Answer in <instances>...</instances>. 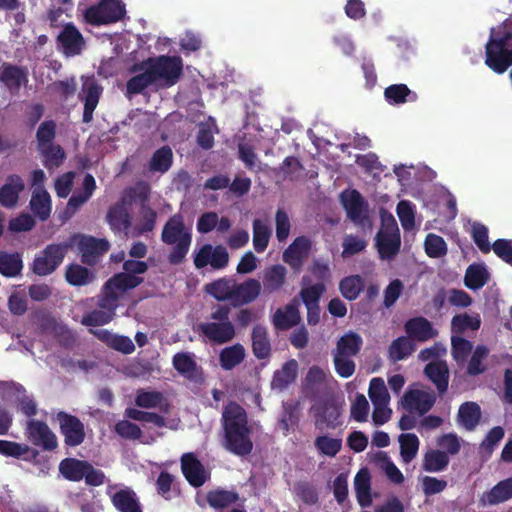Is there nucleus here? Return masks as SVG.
Here are the masks:
<instances>
[{"label":"nucleus","instance_id":"4468645a","mask_svg":"<svg viewBox=\"0 0 512 512\" xmlns=\"http://www.w3.org/2000/svg\"><path fill=\"white\" fill-rule=\"evenodd\" d=\"M437 394L433 390L408 389L401 400L404 409L424 415L434 406Z\"/></svg>","mask_w":512,"mask_h":512},{"label":"nucleus","instance_id":"f704fd0d","mask_svg":"<svg viewBox=\"0 0 512 512\" xmlns=\"http://www.w3.org/2000/svg\"><path fill=\"white\" fill-rule=\"evenodd\" d=\"M234 278L222 277L204 286V292L217 301H230L232 298Z\"/></svg>","mask_w":512,"mask_h":512},{"label":"nucleus","instance_id":"de8ad7c7","mask_svg":"<svg viewBox=\"0 0 512 512\" xmlns=\"http://www.w3.org/2000/svg\"><path fill=\"white\" fill-rule=\"evenodd\" d=\"M415 351V344L409 337L400 336L388 348L389 359L398 362L408 358Z\"/></svg>","mask_w":512,"mask_h":512},{"label":"nucleus","instance_id":"338daca9","mask_svg":"<svg viewBox=\"0 0 512 512\" xmlns=\"http://www.w3.org/2000/svg\"><path fill=\"white\" fill-rule=\"evenodd\" d=\"M368 395L373 404L388 405L390 396L382 378H372Z\"/></svg>","mask_w":512,"mask_h":512},{"label":"nucleus","instance_id":"72a5a7b5","mask_svg":"<svg viewBox=\"0 0 512 512\" xmlns=\"http://www.w3.org/2000/svg\"><path fill=\"white\" fill-rule=\"evenodd\" d=\"M384 97L390 105H401L418 99L417 93L409 89L406 84H392L386 87Z\"/></svg>","mask_w":512,"mask_h":512},{"label":"nucleus","instance_id":"6ab92c4d","mask_svg":"<svg viewBox=\"0 0 512 512\" xmlns=\"http://www.w3.org/2000/svg\"><path fill=\"white\" fill-rule=\"evenodd\" d=\"M301 321L299 312V301L294 298L283 308H278L273 317L272 323L276 330L286 331L297 326Z\"/></svg>","mask_w":512,"mask_h":512},{"label":"nucleus","instance_id":"423d86ee","mask_svg":"<svg viewBox=\"0 0 512 512\" xmlns=\"http://www.w3.org/2000/svg\"><path fill=\"white\" fill-rule=\"evenodd\" d=\"M66 254L63 242L48 244L35 256L31 270L37 276L51 275L62 264Z\"/></svg>","mask_w":512,"mask_h":512},{"label":"nucleus","instance_id":"a878e982","mask_svg":"<svg viewBox=\"0 0 512 512\" xmlns=\"http://www.w3.org/2000/svg\"><path fill=\"white\" fill-rule=\"evenodd\" d=\"M111 502L118 512H143L136 492L130 488L116 491L111 496Z\"/></svg>","mask_w":512,"mask_h":512},{"label":"nucleus","instance_id":"37998d69","mask_svg":"<svg viewBox=\"0 0 512 512\" xmlns=\"http://www.w3.org/2000/svg\"><path fill=\"white\" fill-rule=\"evenodd\" d=\"M489 277V273L483 264L473 263L466 269L464 284L471 290H478L488 282Z\"/></svg>","mask_w":512,"mask_h":512},{"label":"nucleus","instance_id":"5701e85b","mask_svg":"<svg viewBox=\"0 0 512 512\" xmlns=\"http://www.w3.org/2000/svg\"><path fill=\"white\" fill-rule=\"evenodd\" d=\"M287 269L281 264L267 267L262 276L261 286L266 295L279 292L286 283Z\"/></svg>","mask_w":512,"mask_h":512},{"label":"nucleus","instance_id":"09e8293b","mask_svg":"<svg viewBox=\"0 0 512 512\" xmlns=\"http://www.w3.org/2000/svg\"><path fill=\"white\" fill-rule=\"evenodd\" d=\"M354 487L358 503L362 507H367L371 504V481L370 474L367 470H360L354 479Z\"/></svg>","mask_w":512,"mask_h":512},{"label":"nucleus","instance_id":"a211bd4d","mask_svg":"<svg viewBox=\"0 0 512 512\" xmlns=\"http://www.w3.org/2000/svg\"><path fill=\"white\" fill-rule=\"evenodd\" d=\"M58 45L67 56L79 55L85 47L82 34L73 24H67L57 37Z\"/></svg>","mask_w":512,"mask_h":512},{"label":"nucleus","instance_id":"4d7b16f0","mask_svg":"<svg viewBox=\"0 0 512 512\" xmlns=\"http://www.w3.org/2000/svg\"><path fill=\"white\" fill-rule=\"evenodd\" d=\"M314 446L319 454L333 458L342 449V439L320 435L315 438Z\"/></svg>","mask_w":512,"mask_h":512},{"label":"nucleus","instance_id":"9d476101","mask_svg":"<svg viewBox=\"0 0 512 512\" xmlns=\"http://www.w3.org/2000/svg\"><path fill=\"white\" fill-rule=\"evenodd\" d=\"M194 266L203 269L210 265L214 270H221L229 263V254L223 245H202L193 257Z\"/></svg>","mask_w":512,"mask_h":512},{"label":"nucleus","instance_id":"6e6552de","mask_svg":"<svg viewBox=\"0 0 512 512\" xmlns=\"http://www.w3.org/2000/svg\"><path fill=\"white\" fill-rule=\"evenodd\" d=\"M343 205L349 219L363 231L371 232L373 223L368 213V204L357 190L342 195Z\"/></svg>","mask_w":512,"mask_h":512},{"label":"nucleus","instance_id":"f257e3e1","mask_svg":"<svg viewBox=\"0 0 512 512\" xmlns=\"http://www.w3.org/2000/svg\"><path fill=\"white\" fill-rule=\"evenodd\" d=\"M222 446L237 456H247L253 450L252 428L246 410L237 402L229 401L221 415Z\"/></svg>","mask_w":512,"mask_h":512},{"label":"nucleus","instance_id":"c756f323","mask_svg":"<svg viewBox=\"0 0 512 512\" xmlns=\"http://www.w3.org/2000/svg\"><path fill=\"white\" fill-rule=\"evenodd\" d=\"M82 80V89L78 97L84 101L83 122L88 123L92 121L96 109V79L91 76L83 77Z\"/></svg>","mask_w":512,"mask_h":512},{"label":"nucleus","instance_id":"412c9836","mask_svg":"<svg viewBox=\"0 0 512 512\" xmlns=\"http://www.w3.org/2000/svg\"><path fill=\"white\" fill-rule=\"evenodd\" d=\"M0 82L11 92L18 93L21 86L28 82L25 67L4 62L0 67Z\"/></svg>","mask_w":512,"mask_h":512},{"label":"nucleus","instance_id":"f03ea898","mask_svg":"<svg viewBox=\"0 0 512 512\" xmlns=\"http://www.w3.org/2000/svg\"><path fill=\"white\" fill-rule=\"evenodd\" d=\"M161 240L167 245H173L168 262L172 265L183 263L192 243V232L186 227L182 214L176 213L169 217L163 226Z\"/></svg>","mask_w":512,"mask_h":512},{"label":"nucleus","instance_id":"c9c22d12","mask_svg":"<svg viewBox=\"0 0 512 512\" xmlns=\"http://www.w3.org/2000/svg\"><path fill=\"white\" fill-rule=\"evenodd\" d=\"M98 340L123 354H131L135 350V345L129 337L113 334L106 329L98 330Z\"/></svg>","mask_w":512,"mask_h":512},{"label":"nucleus","instance_id":"2eb2a0df","mask_svg":"<svg viewBox=\"0 0 512 512\" xmlns=\"http://www.w3.org/2000/svg\"><path fill=\"white\" fill-rule=\"evenodd\" d=\"M180 462L182 474L192 487L199 488L210 478V473L194 453L183 454Z\"/></svg>","mask_w":512,"mask_h":512},{"label":"nucleus","instance_id":"473e14b6","mask_svg":"<svg viewBox=\"0 0 512 512\" xmlns=\"http://www.w3.org/2000/svg\"><path fill=\"white\" fill-rule=\"evenodd\" d=\"M29 206L35 217L41 221H46L52 211V201L48 191L42 189L32 191Z\"/></svg>","mask_w":512,"mask_h":512},{"label":"nucleus","instance_id":"9b49d317","mask_svg":"<svg viewBox=\"0 0 512 512\" xmlns=\"http://www.w3.org/2000/svg\"><path fill=\"white\" fill-rule=\"evenodd\" d=\"M25 435L34 446L44 451H53L58 446L57 437L47 423L41 420H28Z\"/></svg>","mask_w":512,"mask_h":512},{"label":"nucleus","instance_id":"cd10ccee","mask_svg":"<svg viewBox=\"0 0 512 512\" xmlns=\"http://www.w3.org/2000/svg\"><path fill=\"white\" fill-rule=\"evenodd\" d=\"M340 408L333 402H326L315 412V427L322 430L324 426L336 429L342 422L340 420Z\"/></svg>","mask_w":512,"mask_h":512},{"label":"nucleus","instance_id":"5fc2aeb1","mask_svg":"<svg viewBox=\"0 0 512 512\" xmlns=\"http://www.w3.org/2000/svg\"><path fill=\"white\" fill-rule=\"evenodd\" d=\"M363 288L364 280L360 275L344 277L339 283V290L342 296L349 301L356 300Z\"/></svg>","mask_w":512,"mask_h":512},{"label":"nucleus","instance_id":"774afa93","mask_svg":"<svg viewBox=\"0 0 512 512\" xmlns=\"http://www.w3.org/2000/svg\"><path fill=\"white\" fill-rule=\"evenodd\" d=\"M424 246L426 254L431 258H439L447 253V245L444 239L433 233L426 236Z\"/></svg>","mask_w":512,"mask_h":512},{"label":"nucleus","instance_id":"6e6d98bb","mask_svg":"<svg viewBox=\"0 0 512 512\" xmlns=\"http://www.w3.org/2000/svg\"><path fill=\"white\" fill-rule=\"evenodd\" d=\"M141 71L127 81L126 88L129 94H141L146 88L156 83L147 66Z\"/></svg>","mask_w":512,"mask_h":512},{"label":"nucleus","instance_id":"a19ab883","mask_svg":"<svg viewBox=\"0 0 512 512\" xmlns=\"http://www.w3.org/2000/svg\"><path fill=\"white\" fill-rule=\"evenodd\" d=\"M150 192L151 187L146 181H138L134 186L125 188L120 199L130 206L135 202H140L142 206L148 202Z\"/></svg>","mask_w":512,"mask_h":512},{"label":"nucleus","instance_id":"39448f33","mask_svg":"<svg viewBox=\"0 0 512 512\" xmlns=\"http://www.w3.org/2000/svg\"><path fill=\"white\" fill-rule=\"evenodd\" d=\"M147 66L157 83L163 81L166 87L175 85L183 73V61L180 56L159 55L149 57L132 66V72L143 70Z\"/></svg>","mask_w":512,"mask_h":512},{"label":"nucleus","instance_id":"69168bd1","mask_svg":"<svg viewBox=\"0 0 512 512\" xmlns=\"http://www.w3.org/2000/svg\"><path fill=\"white\" fill-rule=\"evenodd\" d=\"M480 325L479 316H470L466 313L455 315L451 320V329L457 334H462L468 329L478 330Z\"/></svg>","mask_w":512,"mask_h":512},{"label":"nucleus","instance_id":"393cba45","mask_svg":"<svg viewBox=\"0 0 512 512\" xmlns=\"http://www.w3.org/2000/svg\"><path fill=\"white\" fill-rule=\"evenodd\" d=\"M126 14L125 4L121 0L98 1V26L116 23Z\"/></svg>","mask_w":512,"mask_h":512},{"label":"nucleus","instance_id":"58836bf2","mask_svg":"<svg viewBox=\"0 0 512 512\" xmlns=\"http://www.w3.org/2000/svg\"><path fill=\"white\" fill-rule=\"evenodd\" d=\"M481 409L476 402H465L458 410V421L468 431H472L479 424Z\"/></svg>","mask_w":512,"mask_h":512},{"label":"nucleus","instance_id":"7ed1b4c3","mask_svg":"<svg viewBox=\"0 0 512 512\" xmlns=\"http://www.w3.org/2000/svg\"><path fill=\"white\" fill-rule=\"evenodd\" d=\"M143 282V278L120 272L113 275L103 286V296L98 302V307L107 309L108 312L98 310V326L108 323L114 315L117 307L119 293L134 289Z\"/></svg>","mask_w":512,"mask_h":512},{"label":"nucleus","instance_id":"b1692460","mask_svg":"<svg viewBox=\"0 0 512 512\" xmlns=\"http://www.w3.org/2000/svg\"><path fill=\"white\" fill-rule=\"evenodd\" d=\"M129 207L130 205L124 203L121 199L110 207L107 213V220L112 230L127 234L132 221Z\"/></svg>","mask_w":512,"mask_h":512},{"label":"nucleus","instance_id":"052dcab7","mask_svg":"<svg viewBox=\"0 0 512 512\" xmlns=\"http://www.w3.org/2000/svg\"><path fill=\"white\" fill-rule=\"evenodd\" d=\"M157 213L149 205H142L139 223L134 227V235L140 236L154 230Z\"/></svg>","mask_w":512,"mask_h":512},{"label":"nucleus","instance_id":"dca6fc26","mask_svg":"<svg viewBox=\"0 0 512 512\" xmlns=\"http://www.w3.org/2000/svg\"><path fill=\"white\" fill-rule=\"evenodd\" d=\"M423 374L435 386L439 397H442L447 393L450 372L445 360L430 361L425 365Z\"/></svg>","mask_w":512,"mask_h":512},{"label":"nucleus","instance_id":"20e7f679","mask_svg":"<svg viewBox=\"0 0 512 512\" xmlns=\"http://www.w3.org/2000/svg\"><path fill=\"white\" fill-rule=\"evenodd\" d=\"M230 307L218 305L210 314V320L197 325L196 332L211 344L222 345L236 336L234 324L230 321Z\"/></svg>","mask_w":512,"mask_h":512},{"label":"nucleus","instance_id":"a18cd8bd","mask_svg":"<svg viewBox=\"0 0 512 512\" xmlns=\"http://www.w3.org/2000/svg\"><path fill=\"white\" fill-rule=\"evenodd\" d=\"M489 349L485 345H477L467 363L466 373L475 377L483 374L487 370L486 359L489 356Z\"/></svg>","mask_w":512,"mask_h":512},{"label":"nucleus","instance_id":"8fccbe9b","mask_svg":"<svg viewBox=\"0 0 512 512\" xmlns=\"http://www.w3.org/2000/svg\"><path fill=\"white\" fill-rule=\"evenodd\" d=\"M245 358V349L241 344H235L221 350L219 354L220 366L224 370H232Z\"/></svg>","mask_w":512,"mask_h":512},{"label":"nucleus","instance_id":"4be33fe9","mask_svg":"<svg viewBox=\"0 0 512 512\" xmlns=\"http://www.w3.org/2000/svg\"><path fill=\"white\" fill-rule=\"evenodd\" d=\"M310 248V240L304 236H299L283 252V261L293 270L299 271Z\"/></svg>","mask_w":512,"mask_h":512},{"label":"nucleus","instance_id":"bb28decb","mask_svg":"<svg viewBox=\"0 0 512 512\" xmlns=\"http://www.w3.org/2000/svg\"><path fill=\"white\" fill-rule=\"evenodd\" d=\"M404 329L409 338L420 342L427 341L437 335V331L432 324L424 317L409 319L405 323Z\"/></svg>","mask_w":512,"mask_h":512},{"label":"nucleus","instance_id":"ea45409f","mask_svg":"<svg viewBox=\"0 0 512 512\" xmlns=\"http://www.w3.org/2000/svg\"><path fill=\"white\" fill-rule=\"evenodd\" d=\"M298 363L295 359L285 362L281 369L276 370L272 379V386L283 390L293 383L297 377Z\"/></svg>","mask_w":512,"mask_h":512},{"label":"nucleus","instance_id":"bf43d9fd","mask_svg":"<svg viewBox=\"0 0 512 512\" xmlns=\"http://www.w3.org/2000/svg\"><path fill=\"white\" fill-rule=\"evenodd\" d=\"M271 236V229L260 219L253 221V246L257 253L266 250Z\"/></svg>","mask_w":512,"mask_h":512},{"label":"nucleus","instance_id":"aec40b11","mask_svg":"<svg viewBox=\"0 0 512 512\" xmlns=\"http://www.w3.org/2000/svg\"><path fill=\"white\" fill-rule=\"evenodd\" d=\"M24 190L25 182L20 175H8L5 183L0 187V206L7 209L14 208Z\"/></svg>","mask_w":512,"mask_h":512},{"label":"nucleus","instance_id":"e433bc0d","mask_svg":"<svg viewBox=\"0 0 512 512\" xmlns=\"http://www.w3.org/2000/svg\"><path fill=\"white\" fill-rule=\"evenodd\" d=\"M252 350L257 359H266L271 353V344L267 329L262 325H255L252 329Z\"/></svg>","mask_w":512,"mask_h":512},{"label":"nucleus","instance_id":"4c0bfd02","mask_svg":"<svg viewBox=\"0 0 512 512\" xmlns=\"http://www.w3.org/2000/svg\"><path fill=\"white\" fill-rule=\"evenodd\" d=\"M206 500L211 508L222 510L237 503L239 494L233 490L217 488L207 492Z\"/></svg>","mask_w":512,"mask_h":512},{"label":"nucleus","instance_id":"0e129e2a","mask_svg":"<svg viewBox=\"0 0 512 512\" xmlns=\"http://www.w3.org/2000/svg\"><path fill=\"white\" fill-rule=\"evenodd\" d=\"M368 245V241L359 235L348 234L343 238L342 257L349 258L363 252Z\"/></svg>","mask_w":512,"mask_h":512},{"label":"nucleus","instance_id":"13d9d810","mask_svg":"<svg viewBox=\"0 0 512 512\" xmlns=\"http://www.w3.org/2000/svg\"><path fill=\"white\" fill-rule=\"evenodd\" d=\"M65 279L72 286H83L92 281V276L86 267L73 263L66 267Z\"/></svg>","mask_w":512,"mask_h":512},{"label":"nucleus","instance_id":"3c124183","mask_svg":"<svg viewBox=\"0 0 512 512\" xmlns=\"http://www.w3.org/2000/svg\"><path fill=\"white\" fill-rule=\"evenodd\" d=\"M42 156V163L49 171L59 168L66 159V153L60 145H48L38 149Z\"/></svg>","mask_w":512,"mask_h":512},{"label":"nucleus","instance_id":"2f4dec72","mask_svg":"<svg viewBox=\"0 0 512 512\" xmlns=\"http://www.w3.org/2000/svg\"><path fill=\"white\" fill-rule=\"evenodd\" d=\"M300 407L297 401H287L283 403V409L278 420V425L284 436L293 432L299 424Z\"/></svg>","mask_w":512,"mask_h":512},{"label":"nucleus","instance_id":"c03bdc74","mask_svg":"<svg viewBox=\"0 0 512 512\" xmlns=\"http://www.w3.org/2000/svg\"><path fill=\"white\" fill-rule=\"evenodd\" d=\"M23 269L22 255L18 252L0 251V274L13 278L20 275Z\"/></svg>","mask_w":512,"mask_h":512},{"label":"nucleus","instance_id":"7c9ffc66","mask_svg":"<svg viewBox=\"0 0 512 512\" xmlns=\"http://www.w3.org/2000/svg\"><path fill=\"white\" fill-rule=\"evenodd\" d=\"M172 364L179 374L189 380H196L201 375V368L198 367L192 353H176L172 358Z\"/></svg>","mask_w":512,"mask_h":512},{"label":"nucleus","instance_id":"1a4fd4ad","mask_svg":"<svg viewBox=\"0 0 512 512\" xmlns=\"http://www.w3.org/2000/svg\"><path fill=\"white\" fill-rule=\"evenodd\" d=\"M60 474L67 480L77 482L85 479L90 486H96V470L84 460L65 458L59 464Z\"/></svg>","mask_w":512,"mask_h":512},{"label":"nucleus","instance_id":"ddd939ff","mask_svg":"<svg viewBox=\"0 0 512 512\" xmlns=\"http://www.w3.org/2000/svg\"><path fill=\"white\" fill-rule=\"evenodd\" d=\"M60 432L64 436V443L69 447H75L83 443L85 439L84 424L74 415L61 411L57 414Z\"/></svg>","mask_w":512,"mask_h":512},{"label":"nucleus","instance_id":"603ef678","mask_svg":"<svg viewBox=\"0 0 512 512\" xmlns=\"http://www.w3.org/2000/svg\"><path fill=\"white\" fill-rule=\"evenodd\" d=\"M449 464V456L441 450H429L425 453L422 468L426 472L436 473L447 468Z\"/></svg>","mask_w":512,"mask_h":512},{"label":"nucleus","instance_id":"f3484780","mask_svg":"<svg viewBox=\"0 0 512 512\" xmlns=\"http://www.w3.org/2000/svg\"><path fill=\"white\" fill-rule=\"evenodd\" d=\"M261 289V283L254 278H249L242 283L234 279L231 305L240 307L252 303L260 295Z\"/></svg>","mask_w":512,"mask_h":512},{"label":"nucleus","instance_id":"f8f14e48","mask_svg":"<svg viewBox=\"0 0 512 512\" xmlns=\"http://www.w3.org/2000/svg\"><path fill=\"white\" fill-rule=\"evenodd\" d=\"M66 252L76 250L83 264H96V237L82 233H74L63 241Z\"/></svg>","mask_w":512,"mask_h":512},{"label":"nucleus","instance_id":"864d4df0","mask_svg":"<svg viewBox=\"0 0 512 512\" xmlns=\"http://www.w3.org/2000/svg\"><path fill=\"white\" fill-rule=\"evenodd\" d=\"M173 163V152L172 149L165 145L161 148L157 149L150 161H149V170L151 172H160L165 173L167 172Z\"/></svg>","mask_w":512,"mask_h":512},{"label":"nucleus","instance_id":"680f3d73","mask_svg":"<svg viewBox=\"0 0 512 512\" xmlns=\"http://www.w3.org/2000/svg\"><path fill=\"white\" fill-rule=\"evenodd\" d=\"M473 351V344L471 341L463 337L453 336L451 338V354L457 364H464Z\"/></svg>","mask_w":512,"mask_h":512},{"label":"nucleus","instance_id":"49530a36","mask_svg":"<svg viewBox=\"0 0 512 512\" xmlns=\"http://www.w3.org/2000/svg\"><path fill=\"white\" fill-rule=\"evenodd\" d=\"M95 180L91 174H87L84 178V190L75 192L68 200L65 213L69 216L74 214L75 211L84 204L92 195L95 188Z\"/></svg>","mask_w":512,"mask_h":512},{"label":"nucleus","instance_id":"0eeeda50","mask_svg":"<svg viewBox=\"0 0 512 512\" xmlns=\"http://www.w3.org/2000/svg\"><path fill=\"white\" fill-rule=\"evenodd\" d=\"M375 245L379 257L383 260L393 259L398 254L401 238L397 223L392 216L387 223L383 221L382 228L375 237Z\"/></svg>","mask_w":512,"mask_h":512},{"label":"nucleus","instance_id":"c85d7f7f","mask_svg":"<svg viewBox=\"0 0 512 512\" xmlns=\"http://www.w3.org/2000/svg\"><path fill=\"white\" fill-rule=\"evenodd\" d=\"M512 499V477L499 481L480 498L482 505H498Z\"/></svg>","mask_w":512,"mask_h":512},{"label":"nucleus","instance_id":"e2e57ef3","mask_svg":"<svg viewBox=\"0 0 512 512\" xmlns=\"http://www.w3.org/2000/svg\"><path fill=\"white\" fill-rule=\"evenodd\" d=\"M400 453L405 463H410L417 455L419 439L413 433L402 434L399 437Z\"/></svg>","mask_w":512,"mask_h":512},{"label":"nucleus","instance_id":"79ce46f5","mask_svg":"<svg viewBox=\"0 0 512 512\" xmlns=\"http://www.w3.org/2000/svg\"><path fill=\"white\" fill-rule=\"evenodd\" d=\"M363 340L361 336L354 332H348L337 341L334 354L346 357L356 356L362 347Z\"/></svg>","mask_w":512,"mask_h":512}]
</instances>
